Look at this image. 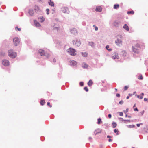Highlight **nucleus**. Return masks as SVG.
Returning a JSON list of instances; mask_svg holds the SVG:
<instances>
[{
  "label": "nucleus",
  "mask_w": 148,
  "mask_h": 148,
  "mask_svg": "<svg viewBox=\"0 0 148 148\" xmlns=\"http://www.w3.org/2000/svg\"><path fill=\"white\" fill-rule=\"evenodd\" d=\"M115 43L117 45L119 46H121L122 45V41L120 39L118 38L115 41Z\"/></svg>",
  "instance_id": "1a4fd4ad"
},
{
  "label": "nucleus",
  "mask_w": 148,
  "mask_h": 148,
  "mask_svg": "<svg viewBox=\"0 0 148 148\" xmlns=\"http://www.w3.org/2000/svg\"><path fill=\"white\" fill-rule=\"evenodd\" d=\"M84 89L85 90L86 92H88V88L87 87H85L84 88Z\"/></svg>",
  "instance_id": "f704fd0d"
},
{
  "label": "nucleus",
  "mask_w": 148,
  "mask_h": 148,
  "mask_svg": "<svg viewBox=\"0 0 148 148\" xmlns=\"http://www.w3.org/2000/svg\"><path fill=\"white\" fill-rule=\"evenodd\" d=\"M135 127V125H130L129 126V127L130 128H133V127Z\"/></svg>",
  "instance_id": "37998d69"
},
{
  "label": "nucleus",
  "mask_w": 148,
  "mask_h": 148,
  "mask_svg": "<svg viewBox=\"0 0 148 148\" xmlns=\"http://www.w3.org/2000/svg\"><path fill=\"white\" fill-rule=\"evenodd\" d=\"M107 138H111L112 137H111V136H110L108 135L107 136Z\"/></svg>",
  "instance_id": "8fccbe9b"
},
{
  "label": "nucleus",
  "mask_w": 148,
  "mask_h": 148,
  "mask_svg": "<svg viewBox=\"0 0 148 148\" xmlns=\"http://www.w3.org/2000/svg\"><path fill=\"white\" fill-rule=\"evenodd\" d=\"M45 103V102L44 100H41L40 103L41 105H43Z\"/></svg>",
  "instance_id": "cd10ccee"
},
{
  "label": "nucleus",
  "mask_w": 148,
  "mask_h": 148,
  "mask_svg": "<svg viewBox=\"0 0 148 148\" xmlns=\"http://www.w3.org/2000/svg\"><path fill=\"white\" fill-rule=\"evenodd\" d=\"M47 105H48V106H50V108H51V107H52V106H51V105H50V102H48L47 103Z\"/></svg>",
  "instance_id": "c03bdc74"
},
{
  "label": "nucleus",
  "mask_w": 148,
  "mask_h": 148,
  "mask_svg": "<svg viewBox=\"0 0 148 148\" xmlns=\"http://www.w3.org/2000/svg\"><path fill=\"white\" fill-rule=\"evenodd\" d=\"M28 12L31 16H33L34 13V10L32 9H29V10Z\"/></svg>",
  "instance_id": "2eb2a0df"
},
{
  "label": "nucleus",
  "mask_w": 148,
  "mask_h": 148,
  "mask_svg": "<svg viewBox=\"0 0 148 148\" xmlns=\"http://www.w3.org/2000/svg\"><path fill=\"white\" fill-rule=\"evenodd\" d=\"M81 54L84 57H86L88 55V54L86 52H81Z\"/></svg>",
  "instance_id": "412c9836"
},
{
  "label": "nucleus",
  "mask_w": 148,
  "mask_h": 148,
  "mask_svg": "<svg viewBox=\"0 0 148 148\" xmlns=\"http://www.w3.org/2000/svg\"><path fill=\"white\" fill-rule=\"evenodd\" d=\"M145 132L146 133H148V129H147V130L145 131Z\"/></svg>",
  "instance_id": "e2e57ef3"
},
{
  "label": "nucleus",
  "mask_w": 148,
  "mask_h": 148,
  "mask_svg": "<svg viewBox=\"0 0 148 148\" xmlns=\"http://www.w3.org/2000/svg\"><path fill=\"white\" fill-rule=\"evenodd\" d=\"M119 131L118 130H117L115 129L114 130V132L115 133H116V135H119V133H118Z\"/></svg>",
  "instance_id": "2f4dec72"
},
{
  "label": "nucleus",
  "mask_w": 148,
  "mask_h": 148,
  "mask_svg": "<svg viewBox=\"0 0 148 148\" xmlns=\"http://www.w3.org/2000/svg\"><path fill=\"white\" fill-rule=\"evenodd\" d=\"M8 55L12 58H14L16 56V53L14 52L12 50H10L8 51Z\"/></svg>",
  "instance_id": "7ed1b4c3"
},
{
  "label": "nucleus",
  "mask_w": 148,
  "mask_h": 148,
  "mask_svg": "<svg viewBox=\"0 0 148 148\" xmlns=\"http://www.w3.org/2000/svg\"><path fill=\"white\" fill-rule=\"evenodd\" d=\"M120 23V21L118 20H115L114 21L113 23V25L114 26L116 27H119V25Z\"/></svg>",
  "instance_id": "9b49d317"
},
{
  "label": "nucleus",
  "mask_w": 148,
  "mask_h": 148,
  "mask_svg": "<svg viewBox=\"0 0 148 148\" xmlns=\"http://www.w3.org/2000/svg\"><path fill=\"white\" fill-rule=\"evenodd\" d=\"M142 123H140L139 124H136V125L138 127H139L140 126V125H142Z\"/></svg>",
  "instance_id": "49530a36"
},
{
  "label": "nucleus",
  "mask_w": 148,
  "mask_h": 148,
  "mask_svg": "<svg viewBox=\"0 0 148 148\" xmlns=\"http://www.w3.org/2000/svg\"><path fill=\"white\" fill-rule=\"evenodd\" d=\"M95 10L96 11L101 12L102 11V8L101 7H97Z\"/></svg>",
  "instance_id": "a211bd4d"
},
{
  "label": "nucleus",
  "mask_w": 148,
  "mask_h": 148,
  "mask_svg": "<svg viewBox=\"0 0 148 148\" xmlns=\"http://www.w3.org/2000/svg\"><path fill=\"white\" fill-rule=\"evenodd\" d=\"M88 43L89 45L91 46L92 48H94L95 47V45L94 42H89Z\"/></svg>",
  "instance_id": "4468645a"
},
{
  "label": "nucleus",
  "mask_w": 148,
  "mask_h": 148,
  "mask_svg": "<svg viewBox=\"0 0 148 148\" xmlns=\"http://www.w3.org/2000/svg\"><path fill=\"white\" fill-rule=\"evenodd\" d=\"M119 119L121 120V121H123V119L122 118H120Z\"/></svg>",
  "instance_id": "bf43d9fd"
},
{
  "label": "nucleus",
  "mask_w": 148,
  "mask_h": 148,
  "mask_svg": "<svg viewBox=\"0 0 148 148\" xmlns=\"http://www.w3.org/2000/svg\"><path fill=\"white\" fill-rule=\"evenodd\" d=\"M128 88V87L127 86H125L124 88V90H126Z\"/></svg>",
  "instance_id": "4c0bfd02"
},
{
  "label": "nucleus",
  "mask_w": 148,
  "mask_h": 148,
  "mask_svg": "<svg viewBox=\"0 0 148 148\" xmlns=\"http://www.w3.org/2000/svg\"><path fill=\"white\" fill-rule=\"evenodd\" d=\"M34 9L35 10V12H37L39 11L40 8L38 6L35 5L34 7Z\"/></svg>",
  "instance_id": "6ab92c4d"
},
{
  "label": "nucleus",
  "mask_w": 148,
  "mask_h": 148,
  "mask_svg": "<svg viewBox=\"0 0 148 148\" xmlns=\"http://www.w3.org/2000/svg\"><path fill=\"white\" fill-rule=\"evenodd\" d=\"M2 64L5 66H8L9 64V62L8 60H4L2 61Z\"/></svg>",
  "instance_id": "9d476101"
},
{
  "label": "nucleus",
  "mask_w": 148,
  "mask_h": 148,
  "mask_svg": "<svg viewBox=\"0 0 148 148\" xmlns=\"http://www.w3.org/2000/svg\"><path fill=\"white\" fill-rule=\"evenodd\" d=\"M101 122V119L100 118H99L98 119L97 124H100Z\"/></svg>",
  "instance_id": "c756f323"
},
{
  "label": "nucleus",
  "mask_w": 148,
  "mask_h": 148,
  "mask_svg": "<svg viewBox=\"0 0 148 148\" xmlns=\"http://www.w3.org/2000/svg\"><path fill=\"white\" fill-rule=\"evenodd\" d=\"M134 111H138V108H135L134 109Z\"/></svg>",
  "instance_id": "09e8293b"
},
{
  "label": "nucleus",
  "mask_w": 148,
  "mask_h": 148,
  "mask_svg": "<svg viewBox=\"0 0 148 148\" xmlns=\"http://www.w3.org/2000/svg\"><path fill=\"white\" fill-rule=\"evenodd\" d=\"M127 121L129 122H130V120H127Z\"/></svg>",
  "instance_id": "338daca9"
},
{
  "label": "nucleus",
  "mask_w": 148,
  "mask_h": 148,
  "mask_svg": "<svg viewBox=\"0 0 148 148\" xmlns=\"http://www.w3.org/2000/svg\"><path fill=\"white\" fill-rule=\"evenodd\" d=\"M67 52L69 53L73 56H74L76 55V51L73 48H70L67 50Z\"/></svg>",
  "instance_id": "f03ea898"
},
{
  "label": "nucleus",
  "mask_w": 148,
  "mask_h": 148,
  "mask_svg": "<svg viewBox=\"0 0 148 148\" xmlns=\"http://www.w3.org/2000/svg\"><path fill=\"white\" fill-rule=\"evenodd\" d=\"M70 64L73 66L76 67L77 65V62L74 60L71 61L70 62Z\"/></svg>",
  "instance_id": "f8f14e48"
},
{
  "label": "nucleus",
  "mask_w": 148,
  "mask_h": 148,
  "mask_svg": "<svg viewBox=\"0 0 148 148\" xmlns=\"http://www.w3.org/2000/svg\"><path fill=\"white\" fill-rule=\"evenodd\" d=\"M59 29V27H54V30H56L57 31H58Z\"/></svg>",
  "instance_id": "72a5a7b5"
},
{
  "label": "nucleus",
  "mask_w": 148,
  "mask_h": 148,
  "mask_svg": "<svg viewBox=\"0 0 148 148\" xmlns=\"http://www.w3.org/2000/svg\"><path fill=\"white\" fill-rule=\"evenodd\" d=\"M5 55V53L3 52H0V56H4Z\"/></svg>",
  "instance_id": "7c9ffc66"
},
{
  "label": "nucleus",
  "mask_w": 148,
  "mask_h": 148,
  "mask_svg": "<svg viewBox=\"0 0 148 148\" xmlns=\"http://www.w3.org/2000/svg\"><path fill=\"white\" fill-rule=\"evenodd\" d=\"M123 27L127 31H128L129 30V27L126 24H125Z\"/></svg>",
  "instance_id": "dca6fc26"
},
{
  "label": "nucleus",
  "mask_w": 148,
  "mask_h": 148,
  "mask_svg": "<svg viewBox=\"0 0 148 148\" xmlns=\"http://www.w3.org/2000/svg\"><path fill=\"white\" fill-rule=\"evenodd\" d=\"M73 45L79 47L81 44V42L79 39H76L73 41Z\"/></svg>",
  "instance_id": "20e7f679"
},
{
  "label": "nucleus",
  "mask_w": 148,
  "mask_h": 148,
  "mask_svg": "<svg viewBox=\"0 0 148 148\" xmlns=\"http://www.w3.org/2000/svg\"><path fill=\"white\" fill-rule=\"evenodd\" d=\"M133 95L132 94L130 93L129 94V95L130 96H132Z\"/></svg>",
  "instance_id": "052dcab7"
},
{
  "label": "nucleus",
  "mask_w": 148,
  "mask_h": 148,
  "mask_svg": "<svg viewBox=\"0 0 148 148\" xmlns=\"http://www.w3.org/2000/svg\"><path fill=\"white\" fill-rule=\"evenodd\" d=\"M138 79L140 80H142L143 79V77L141 75H140L138 77Z\"/></svg>",
  "instance_id": "bb28decb"
},
{
  "label": "nucleus",
  "mask_w": 148,
  "mask_h": 148,
  "mask_svg": "<svg viewBox=\"0 0 148 148\" xmlns=\"http://www.w3.org/2000/svg\"><path fill=\"white\" fill-rule=\"evenodd\" d=\"M144 101H147V99L146 98H144Z\"/></svg>",
  "instance_id": "4d7b16f0"
},
{
  "label": "nucleus",
  "mask_w": 148,
  "mask_h": 148,
  "mask_svg": "<svg viewBox=\"0 0 148 148\" xmlns=\"http://www.w3.org/2000/svg\"><path fill=\"white\" fill-rule=\"evenodd\" d=\"M34 23L36 27H39L40 26V23L36 21H34Z\"/></svg>",
  "instance_id": "aec40b11"
},
{
  "label": "nucleus",
  "mask_w": 148,
  "mask_h": 148,
  "mask_svg": "<svg viewBox=\"0 0 148 148\" xmlns=\"http://www.w3.org/2000/svg\"><path fill=\"white\" fill-rule=\"evenodd\" d=\"M14 45L15 46H17L19 43V39L18 38H15L13 39Z\"/></svg>",
  "instance_id": "0eeeda50"
},
{
  "label": "nucleus",
  "mask_w": 148,
  "mask_h": 148,
  "mask_svg": "<svg viewBox=\"0 0 148 148\" xmlns=\"http://www.w3.org/2000/svg\"><path fill=\"white\" fill-rule=\"evenodd\" d=\"M109 45H106V49L108 50V51L109 52H110L111 51L112 49L111 48H109Z\"/></svg>",
  "instance_id": "393cba45"
},
{
  "label": "nucleus",
  "mask_w": 148,
  "mask_h": 148,
  "mask_svg": "<svg viewBox=\"0 0 148 148\" xmlns=\"http://www.w3.org/2000/svg\"><path fill=\"white\" fill-rule=\"evenodd\" d=\"M61 10L64 13L69 14L70 13V11L69 8L66 7H64L61 8Z\"/></svg>",
  "instance_id": "423d86ee"
},
{
  "label": "nucleus",
  "mask_w": 148,
  "mask_h": 148,
  "mask_svg": "<svg viewBox=\"0 0 148 148\" xmlns=\"http://www.w3.org/2000/svg\"><path fill=\"white\" fill-rule=\"evenodd\" d=\"M129 109L128 108H127L126 110L124 111V113L125 114H126V113L128 111Z\"/></svg>",
  "instance_id": "ea45409f"
},
{
  "label": "nucleus",
  "mask_w": 148,
  "mask_h": 148,
  "mask_svg": "<svg viewBox=\"0 0 148 148\" xmlns=\"http://www.w3.org/2000/svg\"><path fill=\"white\" fill-rule=\"evenodd\" d=\"M136 93V91L134 92H133V94H132L133 95H134L135 93Z\"/></svg>",
  "instance_id": "680f3d73"
},
{
  "label": "nucleus",
  "mask_w": 148,
  "mask_h": 148,
  "mask_svg": "<svg viewBox=\"0 0 148 148\" xmlns=\"http://www.w3.org/2000/svg\"><path fill=\"white\" fill-rule=\"evenodd\" d=\"M98 29V28L97 27H95V31H97Z\"/></svg>",
  "instance_id": "6e6d98bb"
},
{
  "label": "nucleus",
  "mask_w": 148,
  "mask_h": 148,
  "mask_svg": "<svg viewBox=\"0 0 148 148\" xmlns=\"http://www.w3.org/2000/svg\"><path fill=\"white\" fill-rule=\"evenodd\" d=\"M128 117L130 118L131 117V116H128Z\"/></svg>",
  "instance_id": "774afa93"
},
{
  "label": "nucleus",
  "mask_w": 148,
  "mask_h": 148,
  "mask_svg": "<svg viewBox=\"0 0 148 148\" xmlns=\"http://www.w3.org/2000/svg\"><path fill=\"white\" fill-rule=\"evenodd\" d=\"M70 33L73 34L75 35L77 34V30L75 28L70 29Z\"/></svg>",
  "instance_id": "6e6552de"
},
{
  "label": "nucleus",
  "mask_w": 148,
  "mask_h": 148,
  "mask_svg": "<svg viewBox=\"0 0 148 148\" xmlns=\"http://www.w3.org/2000/svg\"><path fill=\"white\" fill-rule=\"evenodd\" d=\"M119 104H122L123 103V101L122 100H121V101L119 102Z\"/></svg>",
  "instance_id": "a18cd8bd"
},
{
  "label": "nucleus",
  "mask_w": 148,
  "mask_h": 148,
  "mask_svg": "<svg viewBox=\"0 0 148 148\" xmlns=\"http://www.w3.org/2000/svg\"><path fill=\"white\" fill-rule=\"evenodd\" d=\"M108 116L109 118H111L112 115L111 114H109Z\"/></svg>",
  "instance_id": "3c124183"
},
{
  "label": "nucleus",
  "mask_w": 148,
  "mask_h": 148,
  "mask_svg": "<svg viewBox=\"0 0 148 148\" xmlns=\"http://www.w3.org/2000/svg\"><path fill=\"white\" fill-rule=\"evenodd\" d=\"M49 4L51 6H54V4L53 2L51 1V0H49Z\"/></svg>",
  "instance_id": "5701e85b"
},
{
  "label": "nucleus",
  "mask_w": 148,
  "mask_h": 148,
  "mask_svg": "<svg viewBox=\"0 0 148 148\" xmlns=\"http://www.w3.org/2000/svg\"><path fill=\"white\" fill-rule=\"evenodd\" d=\"M15 29L16 30H18L19 31H20L21 30V29L20 28H18V27H15Z\"/></svg>",
  "instance_id": "58836bf2"
},
{
  "label": "nucleus",
  "mask_w": 148,
  "mask_h": 148,
  "mask_svg": "<svg viewBox=\"0 0 148 148\" xmlns=\"http://www.w3.org/2000/svg\"><path fill=\"white\" fill-rule=\"evenodd\" d=\"M127 13L128 14H133L134 13V12L133 11H128Z\"/></svg>",
  "instance_id": "473e14b6"
},
{
  "label": "nucleus",
  "mask_w": 148,
  "mask_h": 148,
  "mask_svg": "<svg viewBox=\"0 0 148 148\" xmlns=\"http://www.w3.org/2000/svg\"><path fill=\"white\" fill-rule=\"evenodd\" d=\"M39 19H40V21L41 22H43L45 20V18L43 17H40Z\"/></svg>",
  "instance_id": "c85d7f7f"
},
{
  "label": "nucleus",
  "mask_w": 148,
  "mask_h": 148,
  "mask_svg": "<svg viewBox=\"0 0 148 148\" xmlns=\"http://www.w3.org/2000/svg\"><path fill=\"white\" fill-rule=\"evenodd\" d=\"M112 126L113 128H115L116 127L117 124L116 123L113 122L112 124Z\"/></svg>",
  "instance_id": "b1692460"
},
{
  "label": "nucleus",
  "mask_w": 148,
  "mask_h": 148,
  "mask_svg": "<svg viewBox=\"0 0 148 148\" xmlns=\"http://www.w3.org/2000/svg\"><path fill=\"white\" fill-rule=\"evenodd\" d=\"M93 84L91 80H90L88 82V84L89 86H91Z\"/></svg>",
  "instance_id": "4be33fe9"
},
{
  "label": "nucleus",
  "mask_w": 148,
  "mask_h": 148,
  "mask_svg": "<svg viewBox=\"0 0 148 148\" xmlns=\"http://www.w3.org/2000/svg\"><path fill=\"white\" fill-rule=\"evenodd\" d=\"M53 62H54V63L56 62V60L55 58H53Z\"/></svg>",
  "instance_id": "864d4df0"
},
{
  "label": "nucleus",
  "mask_w": 148,
  "mask_h": 148,
  "mask_svg": "<svg viewBox=\"0 0 148 148\" xmlns=\"http://www.w3.org/2000/svg\"><path fill=\"white\" fill-rule=\"evenodd\" d=\"M120 94L119 93H117L116 94V96L118 97H120Z\"/></svg>",
  "instance_id": "de8ad7c7"
},
{
  "label": "nucleus",
  "mask_w": 148,
  "mask_h": 148,
  "mask_svg": "<svg viewBox=\"0 0 148 148\" xmlns=\"http://www.w3.org/2000/svg\"><path fill=\"white\" fill-rule=\"evenodd\" d=\"M97 132V134H98V133H101V131H99L98 132Z\"/></svg>",
  "instance_id": "0e129e2a"
},
{
  "label": "nucleus",
  "mask_w": 148,
  "mask_h": 148,
  "mask_svg": "<svg viewBox=\"0 0 148 148\" xmlns=\"http://www.w3.org/2000/svg\"><path fill=\"white\" fill-rule=\"evenodd\" d=\"M141 95H142V96H143L144 95V94L143 93H142L141 94H140Z\"/></svg>",
  "instance_id": "69168bd1"
},
{
  "label": "nucleus",
  "mask_w": 148,
  "mask_h": 148,
  "mask_svg": "<svg viewBox=\"0 0 148 148\" xmlns=\"http://www.w3.org/2000/svg\"><path fill=\"white\" fill-rule=\"evenodd\" d=\"M144 111L143 110L142 111L140 112V113L142 115H143L144 113Z\"/></svg>",
  "instance_id": "603ef678"
},
{
  "label": "nucleus",
  "mask_w": 148,
  "mask_h": 148,
  "mask_svg": "<svg viewBox=\"0 0 148 148\" xmlns=\"http://www.w3.org/2000/svg\"><path fill=\"white\" fill-rule=\"evenodd\" d=\"M140 49V47L139 45L138 44H137L132 46V50L134 53L138 54L139 52Z\"/></svg>",
  "instance_id": "f257e3e1"
},
{
  "label": "nucleus",
  "mask_w": 148,
  "mask_h": 148,
  "mask_svg": "<svg viewBox=\"0 0 148 148\" xmlns=\"http://www.w3.org/2000/svg\"><path fill=\"white\" fill-rule=\"evenodd\" d=\"M112 140V139L110 138H109V139H108V141L109 142H111Z\"/></svg>",
  "instance_id": "13d9d810"
},
{
  "label": "nucleus",
  "mask_w": 148,
  "mask_h": 148,
  "mask_svg": "<svg viewBox=\"0 0 148 148\" xmlns=\"http://www.w3.org/2000/svg\"><path fill=\"white\" fill-rule=\"evenodd\" d=\"M46 10L47 11V14L48 15L49 14V9H47Z\"/></svg>",
  "instance_id": "a19ab883"
},
{
  "label": "nucleus",
  "mask_w": 148,
  "mask_h": 148,
  "mask_svg": "<svg viewBox=\"0 0 148 148\" xmlns=\"http://www.w3.org/2000/svg\"><path fill=\"white\" fill-rule=\"evenodd\" d=\"M38 53L40 54L41 56H43L45 55V56H46L47 58H48V57L49 56V54H47H47H45L44 51L42 49H39L38 51Z\"/></svg>",
  "instance_id": "39448f33"
},
{
  "label": "nucleus",
  "mask_w": 148,
  "mask_h": 148,
  "mask_svg": "<svg viewBox=\"0 0 148 148\" xmlns=\"http://www.w3.org/2000/svg\"><path fill=\"white\" fill-rule=\"evenodd\" d=\"M82 66L84 68H87L88 67V65L85 63H83L82 64Z\"/></svg>",
  "instance_id": "f3484780"
},
{
  "label": "nucleus",
  "mask_w": 148,
  "mask_h": 148,
  "mask_svg": "<svg viewBox=\"0 0 148 148\" xmlns=\"http://www.w3.org/2000/svg\"><path fill=\"white\" fill-rule=\"evenodd\" d=\"M119 115L120 116H123V114L122 112H119Z\"/></svg>",
  "instance_id": "79ce46f5"
},
{
  "label": "nucleus",
  "mask_w": 148,
  "mask_h": 148,
  "mask_svg": "<svg viewBox=\"0 0 148 148\" xmlns=\"http://www.w3.org/2000/svg\"><path fill=\"white\" fill-rule=\"evenodd\" d=\"M112 58L113 59H119V57L118 56V54L116 52H114L112 55Z\"/></svg>",
  "instance_id": "ddd939ff"
},
{
  "label": "nucleus",
  "mask_w": 148,
  "mask_h": 148,
  "mask_svg": "<svg viewBox=\"0 0 148 148\" xmlns=\"http://www.w3.org/2000/svg\"><path fill=\"white\" fill-rule=\"evenodd\" d=\"M119 7V4H114V8L115 9H117Z\"/></svg>",
  "instance_id": "a878e982"
},
{
  "label": "nucleus",
  "mask_w": 148,
  "mask_h": 148,
  "mask_svg": "<svg viewBox=\"0 0 148 148\" xmlns=\"http://www.w3.org/2000/svg\"><path fill=\"white\" fill-rule=\"evenodd\" d=\"M94 133L95 134V135H97V132H96V130H95L94 132Z\"/></svg>",
  "instance_id": "5fc2aeb1"
},
{
  "label": "nucleus",
  "mask_w": 148,
  "mask_h": 148,
  "mask_svg": "<svg viewBox=\"0 0 148 148\" xmlns=\"http://www.w3.org/2000/svg\"><path fill=\"white\" fill-rule=\"evenodd\" d=\"M137 97L138 98H139L140 99H143V97L142 96H140L139 95H137Z\"/></svg>",
  "instance_id": "c9c22d12"
},
{
  "label": "nucleus",
  "mask_w": 148,
  "mask_h": 148,
  "mask_svg": "<svg viewBox=\"0 0 148 148\" xmlns=\"http://www.w3.org/2000/svg\"><path fill=\"white\" fill-rule=\"evenodd\" d=\"M79 84L81 86H82L84 85V82H81L79 83Z\"/></svg>",
  "instance_id": "e433bc0d"
}]
</instances>
